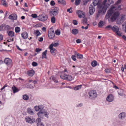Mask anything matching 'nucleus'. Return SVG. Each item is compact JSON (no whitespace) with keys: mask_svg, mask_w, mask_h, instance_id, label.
Wrapping results in <instances>:
<instances>
[{"mask_svg":"<svg viewBox=\"0 0 126 126\" xmlns=\"http://www.w3.org/2000/svg\"><path fill=\"white\" fill-rule=\"evenodd\" d=\"M48 18L47 16L45 15L40 16L38 18V20L41 21H44L47 20Z\"/></svg>","mask_w":126,"mask_h":126,"instance_id":"7","label":"nucleus"},{"mask_svg":"<svg viewBox=\"0 0 126 126\" xmlns=\"http://www.w3.org/2000/svg\"><path fill=\"white\" fill-rule=\"evenodd\" d=\"M107 2V0H104L102 4L99 5L98 6L99 13H101L102 14H104L106 12L108 7L105 4Z\"/></svg>","mask_w":126,"mask_h":126,"instance_id":"2","label":"nucleus"},{"mask_svg":"<svg viewBox=\"0 0 126 126\" xmlns=\"http://www.w3.org/2000/svg\"><path fill=\"white\" fill-rule=\"evenodd\" d=\"M121 9V5H117L115 7L113 6L107 11L105 18L106 19H108L111 16L110 18L111 21L113 22L115 21L119 15V12H115V10H120Z\"/></svg>","mask_w":126,"mask_h":126,"instance_id":"1","label":"nucleus"},{"mask_svg":"<svg viewBox=\"0 0 126 126\" xmlns=\"http://www.w3.org/2000/svg\"><path fill=\"white\" fill-rule=\"evenodd\" d=\"M60 78L64 79L67 80H71L72 79V77L71 75H66L65 74H63L60 76Z\"/></svg>","mask_w":126,"mask_h":126,"instance_id":"5","label":"nucleus"},{"mask_svg":"<svg viewBox=\"0 0 126 126\" xmlns=\"http://www.w3.org/2000/svg\"><path fill=\"white\" fill-rule=\"evenodd\" d=\"M105 71L106 73H109L110 72V70L109 69H106L105 70Z\"/></svg>","mask_w":126,"mask_h":126,"instance_id":"61","label":"nucleus"},{"mask_svg":"<svg viewBox=\"0 0 126 126\" xmlns=\"http://www.w3.org/2000/svg\"><path fill=\"white\" fill-rule=\"evenodd\" d=\"M58 3L60 4H63V5H65L66 3L64 0H57Z\"/></svg>","mask_w":126,"mask_h":126,"instance_id":"28","label":"nucleus"},{"mask_svg":"<svg viewBox=\"0 0 126 126\" xmlns=\"http://www.w3.org/2000/svg\"><path fill=\"white\" fill-rule=\"evenodd\" d=\"M99 13V11H98V13L96 14V17L97 18H98L100 16V13Z\"/></svg>","mask_w":126,"mask_h":126,"instance_id":"58","label":"nucleus"},{"mask_svg":"<svg viewBox=\"0 0 126 126\" xmlns=\"http://www.w3.org/2000/svg\"><path fill=\"white\" fill-rule=\"evenodd\" d=\"M123 29H124V28L125 29V31L126 32V21L124 23L122 24Z\"/></svg>","mask_w":126,"mask_h":126,"instance_id":"44","label":"nucleus"},{"mask_svg":"<svg viewBox=\"0 0 126 126\" xmlns=\"http://www.w3.org/2000/svg\"><path fill=\"white\" fill-rule=\"evenodd\" d=\"M125 116V113L123 112L121 113L119 115V117L121 119L124 118Z\"/></svg>","mask_w":126,"mask_h":126,"instance_id":"27","label":"nucleus"},{"mask_svg":"<svg viewBox=\"0 0 126 126\" xmlns=\"http://www.w3.org/2000/svg\"><path fill=\"white\" fill-rule=\"evenodd\" d=\"M55 3L54 2V1L53 0H52L51 1L50 4V5L52 6H54L55 5Z\"/></svg>","mask_w":126,"mask_h":126,"instance_id":"56","label":"nucleus"},{"mask_svg":"<svg viewBox=\"0 0 126 126\" xmlns=\"http://www.w3.org/2000/svg\"><path fill=\"white\" fill-rule=\"evenodd\" d=\"M73 23L74 25H77L78 24L77 21L75 20H74L73 21Z\"/></svg>","mask_w":126,"mask_h":126,"instance_id":"55","label":"nucleus"},{"mask_svg":"<svg viewBox=\"0 0 126 126\" xmlns=\"http://www.w3.org/2000/svg\"><path fill=\"white\" fill-rule=\"evenodd\" d=\"M51 22L54 23H55L56 21V18L54 17V16L52 17L51 18Z\"/></svg>","mask_w":126,"mask_h":126,"instance_id":"40","label":"nucleus"},{"mask_svg":"<svg viewBox=\"0 0 126 126\" xmlns=\"http://www.w3.org/2000/svg\"><path fill=\"white\" fill-rule=\"evenodd\" d=\"M77 43H79L81 42V40L79 39H78L76 41Z\"/></svg>","mask_w":126,"mask_h":126,"instance_id":"64","label":"nucleus"},{"mask_svg":"<svg viewBox=\"0 0 126 126\" xmlns=\"http://www.w3.org/2000/svg\"><path fill=\"white\" fill-rule=\"evenodd\" d=\"M3 27L5 28V30H8L9 29L10 26L8 25H6L4 24H2L0 26V30H1Z\"/></svg>","mask_w":126,"mask_h":126,"instance_id":"12","label":"nucleus"},{"mask_svg":"<svg viewBox=\"0 0 126 126\" xmlns=\"http://www.w3.org/2000/svg\"><path fill=\"white\" fill-rule=\"evenodd\" d=\"M27 112L30 115H32L34 114V112L32 109L31 108H28L27 110Z\"/></svg>","mask_w":126,"mask_h":126,"instance_id":"26","label":"nucleus"},{"mask_svg":"<svg viewBox=\"0 0 126 126\" xmlns=\"http://www.w3.org/2000/svg\"><path fill=\"white\" fill-rule=\"evenodd\" d=\"M87 19L86 18H84L82 21V22L84 25L87 24V25H89V24H87Z\"/></svg>","mask_w":126,"mask_h":126,"instance_id":"32","label":"nucleus"},{"mask_svg":"<svg viewBox=\"0 0 126 126\" xmlns=\"http://www.w3.org/2000/svg\"><path fill=\"white\" fill-rule=\"evenodd\" d=\"M12 89L14 93L17 92L19 91V90L15 86H13L12 87Z\"/></svg>","mask_w":126,"mask_h":126,"instance_id":"25","label":"nucleus"},{"mask_svg":"<svg viewBox=\"0 0 126 126\" xmlns=\"http://www.w3.org/2000/svg\"><path fill=\"white\" fill-rule=\"evenodd\" d=\"M50 79H51L53 81L56 82H58V81L55 78L54 76H52L50 78Z\"/></svg>","mask_w":126,"mask_h":126,"instance_id":"38","label":"nucleus"},{"mask_svg":"<svg viewBox=\"0 0 126 126\" xmlns=\"http://www.w3.org/2000/svg\"><path fill=\"white\" fill-rule=\"evenodd\" d=\"M34 34L37 36H38L41 34V33L38 30L35 31L34 32Z\"/></svg>","mask_w":126,"mask_h":126,"instance_id":"30","label":"nucleus"},{"mask_svg":"<svg viewBox=\"0 0 126 126\" xmlns=\"http://www.w3.org/2000/svg\"><path fill=\"white\" fill-rule=\"evenodd\" d=\"M81 87V85H79L76 86L74 88L75 90H77L80 89Z\"/></svg>","mask_w":126,"mask_h":126,"instance_id":"39","label":"nucleus"},{"mask_svg":"<svg viewBox=\"0 0 126 126\" xmlns=\"http://www.w3.org/2000/svg\"><path fill=\"white\" fill-rule=\"evenodd\" d=\"M93 3L94 6L100 3V0H93Z\"/></svg>","mask_w":126,"mask_h":126,"instance_id":"23","label":"nucleus"},{"mask_svg":"<svg viewBox=\"0 0 126 126\" xmlns=\"http://www.w3.org/2000/svg\"><path fill=\"white\" fill-rule=\"evenodd\" d=\"M108 2L107 3V4L109 6L110 5V4H113L114 1L112 0H108Z\"/></svg>","mask_w":126,"mask_h":126,"instance_id":"45","label":"nucleus"},{"mask_svg":"<svg viewBox=\"0 0 126 126\" xmlns=\"http://www.w3.org/2000/svg\"><path fill=\"white\" fill-rule=\"evenodd\" d=\"M97 62L95 61H93L91 63L92 66L93 67H95L97 65Z\"/></svg>","mask_w":126,"mask_h":126,"instance_id":"35","label":"nucleus"},{"mask_svg":"<svg viewBox=\"0 0 126 126\" xmlns=\"http://www.w3.org/2000/svg\"><path fill=\"white\" fill-rule=\"evenodd\" d=\"M49 48L50 50V52L53 55H55L56 54V49L53 47H49Z\"/></svg>","mask_w":126,"mask_h":126,"instance_id":"18","label":"nucleus"},{"mask_svg":"<svg viewBox=\"0 0 126 126\" xmlns=\"http://www.w3.org/2000/svg\"><path fill=\"white\" fill-rule=\"evenodd\" d=\"M59 9L57 7H55L54 9L51 10L49 12L50 15L51 16H55L58 14Z\"/></svg>","mask_w":126,"mask_h":126,"instance_id":"4","label":"nucleus"},{"mask_svg":"<svg viewBox=\"0 0 126 126\" xmlns=\"http://www.w3.org/2000/svg\"><path fill=\"white\" fill-rule=\"evenodd\" d=\"M125 15H122L121 16L120 18V19L121 21H122V22L124 20L125 18Z\"/></svg>","mask_w":126,"mask_h":126,"instance_id":"47","label":"nucleus"},{"mask_svg":"<svg viewBox=\"0 0 126 126\" xmlns=\"http://www.w3.org/2000/svg\"><path fill=\"white\" fill-rule=\"evenodd\" d=\"M77 14L78 15L79 17L84 18L85 17V13L82 11L79 10L77 11Z\"/></svg>","mask_w":126,"mask_h":126,"instance_id":"8","label":"nucleus"},{"mask_svg":"<svg viewBox=\"0 0 126 126\" xmlns=\"http://www.w3.org/2000/svg\"><path fill=\"white\" fill-rule=\"evenodd\" d=\"M103 25V21H101L98 23V26L99 27H102Z\"/></svg>","mask_w":126,"mask_h":126,"instance_id":"48","label":"nucleus"},{"mask_svg":"<svg viewBox=\"0 0 126 126\" xmlns=\"http://www.w3.org/2000/svg\"><path fill=\"white\" fill-rule=\"evenodd\" d=\"M32 16L33 18H36L37 17V16L36 14H33L32 15Z\"/></svg>","mask_w":126,"mask_h":126,"instance_id":"53","label":"nucleus"},{"mask_svg":"<svg viewBox=\"0 0 126 126\" xmlns=\"http://www.w3.org/2000/svg\"><path fill=\"white\" fill-rule=\"evenodd\" d=\"M44 109L39 110V112L37 113L38 116L41 118L42 117L44 116Z\"/></svg>","mask_w":126,"mask_h":126,"instance_id":"16","label":"nucleus"},{"mask_svg":"<svg viewBox=\"0 0 126 126\" xmlns=\"http://www.w3.org/2000/svg\"><path fill=\"white\" fill-rule=\"evenodd\" d=\"M34 71L33 70H32L28 71L27 74L29 76L32 77L34 75Z\"/></svg>","mask_w":126,"mask_h":126,"instance_id":"17","label":"nucleus"},{"mask_svg":"<svg viewBox=\"0 0 126 126\" xmlns=\"http://www.w3.org/2000/svg\"><path fill=\"white\" fill-rule=\"evenodd\" d=\"M8 35L11 36V37H12L14 36V32L12 31H10L9 32Z\"/></svg>","mask_w":126,"mask_h":126,"instance_id":"36","label":"nucleus"},{"mask_svg":"<svg viewBox=\"0 0 126 126\" xmlns=\"http://www.w3.org/2000/svg\"><path fill=\"white\" fill-rule=\"evenodd\" d=\"M37 126H44L43 123H37Z\"/></svg>","mask_w":126,"mask_h":126,"instance_id":"60","label":"nucleus"},{"mask_svg":"<svg viewBox=\"0 0 126 126\" xmlns=\"http://www.w3.org/2000/svg\"><path fill=\"white\" fill-rule=\"evenodd\" d=\"M3 39V36L2 34H0V42Z\"/></svg>","mask_w":126,"mask_h":126,"instance_id":"63","label":"nucleus"},{"mask_svg":"<svg viewBox=\"0 0 126 126\" xmlns=\"http://www.w3.org/2000/svg\"><path fill=\"white\" fill-rule=\"evenodd\" d=\"M95 11V8L92 5H90L89 7V11L91 15H92Z\"/></svg>","mask_w":126,"mask_h":126,"instance_id":"14","label":"nucleus"},{"mask_svg":"<svg viewBox=\"0 0 126 126\" xmlns=\"http://www.w3.org/2000/svg\"><path fill=\"white\" fill-rule=\"evenodd\" d=\"M75 54L76 55H77V57L78 59H81L83 58V56L82 54L76 52H75Z\"/></svg>","mask_w":126,"mask_h":126,"instance_id":"21","label":"nucleus"},{"mask_svg":"<svg viewBox=\"0 0 126 126\" xmlns=\"http://www.w3.org/2000/svg\"><path fill=\"white\" fill-rule=\"evenodd\" d=\"M29 96L27 94H24L23 96V98L25 100H27L29 99Z\"/></svg>","mask_w":126,"mask_h":126,"instance_id":"37","label":"nucleus"},{"mask_svg":"<svg viewBox=\"0 0 126 126\" xmlns=\"http://www.w3.org/2000/svg\"><path fill=\"white\" fill-rule=\"evenodd\" d=\"M116 33L117 35L119 36H122V33L119 31H118L116 32Z\"/></svg>","mask_w":126,"mask_h":126,"instance_id":"50","label":"nucleus"},{"mask_svg":"<svg viewBox=\"0 0 126 126\" xmlns=\"http://www.w3.org/2000/svg\"><path fill=\"white\" fill-rule=\"evenodd\" d=\"M42 49L39 48H37L35 49V51L37 52H39Z\"/></svg>","mask_w":126,"mask_h":126,"instance_id":"57","label":"nucleus"},{"mask_svg":"<svg viewBox=\"0 0 126 126\" xmlns=\"http://www.w3.org/2000/svg\"><path fill=\"white\" fill-rule=\"evenodd\" d=\"M121 0H118L115 3V5H118V4H120L121 3Z\"/></svg>","mask_w":126,"mask_h":126,"instance_id":"59","label":"nucleus"},{"mask_svg":"<svg viewBox=\"0 0 126 126\" xmlns=\"http://www.w3.org/2000/svg\"><path fill=\"white\" fill-rule=\"evenodd\" d=\"M112 30L115 32H116L117 31H119V28L116 25H114L112 27Z\"/></svg>","mask_w":126,"mask_h":126,"instance_id":"20","label":"nucleus"},{"mask_svg":"<svg viewBox=\"0 0 126 126\" xmlns=\"http://www.w3.org/2000/svg\"><path fill=\"white\" fill-rule=\"evenodd\" d=\"M1 4L3 5L4 6H6L7 4L6 0H2L1 2Z\"/></svg>","mask_w":126,"mask_h":126,"instance_id":"29","label":"nucleus"},{"mask_svg":"<svg viewBox=\"0 0 126 126\" xmlns=\"http://www.w3.org/2000/svg\"><path fill=\"white\" fill-rule=\"evenodd\" d=\"M71 58L74 61L76 60V56L75 55H73L72 56Z\"/></svg>","mask_w":126,"mask_h":126,"instance_id":"51","label":"nucleus"},{"mask_svg":"<svg viewBox=\"0 0 126 126\" xmlns=\"http://www.w3.org/2000/svg\"><path fill=\"white\" fill-rule=\"evenodd\" d=\"M37 63L35 62H33L32 63V65L33 66H35L37 65Z\"/></svg>","mask_w":126,"mask_h":126,"instance_id":"54","label":"nucleus"},{"mask_svg":"<svg viewBox=\"0 0 126 126\" xmlns=\"http://www.w3.org/2000/svg\"><path fill=\"white\" fill-rule=\"evenodd\" d=\"M109 102H112L114 100V97L112 94H109L107 97L106 99Z\"/></svg>","mask_w":126,"mask_h":126,"instance_id":"15","label":"nucleus"},{"mask_svg":"<svg viewBox=\"0 0 126 126\" xmlns=\"http://www.w3.org/2000/svg\"><path fill=\"white\" fill-rule=\"evenodd\" d=\"M34 108L36 111H38L39 110H40L43 109L44 107L42 105H40L39 106H36L34 107Z\"/></svg>","mask_w":126,"mask_h":126,"instance_id":"13","label":"nucleus"},{"mask_svg":"<svg viewBox=\"0 0 126 126\" xmlns=\"http://www.w3.org/2000/svg\"><path fill=\"white\" fill-rule=\"evenodd\" d=\"M47 50H46L45 51L43 52L42 54V59H43L45 58L47 59L46 54H47Z\"/></svg>","mask_w":126,"mask_h":126,"instance_id":"24","label":"nucleus"},{"mask_svg":"<svg viewBox=\"0 0 126 126\" xmlns=\"http://www.w3.org/2000/svg\"><path fill=\"white\" fill-rule=\"evenodd\" d=\"M81 0H76L75 1V4L77 5H78L80 2Z\"/></svg>","mask_w":126,"mask_h":126,"instance_id":"49","label":"nucleus"},{"mask_svg":"<svg viewBox=\"0 0 126 126\" xmlns=\"http://www.w3.org/2000/svg\"><path fill=\"white\" fill-rule=\"evenodd\" d=\"M48 35L50 39H52L55 36L54 31L52 29H50L48 32Z\"/></svg>","mask_w":126,"mask_h":126,"instance_id":"6","label":"nucleus"},{"mask_svg":"<svg viewBox=\"0 0 126 126\" xmlns=\"http://www.w3.org/2000/svg\"><path fill=\"white\" fill-rule=\"evenodd\" d=\"M20 30V29L19 27H16L15 28V32L16 33L19 32Z\"/></svg>","mask_w":126,"mask_h":126,"instance_id":"33","label":"nucleus"},{"mask_svg":"<svg viewBox=\"0 0 126 126\" xmlns=\"http://www.w3.org/2000/svg\"><path fill=\"white\" fill-rule=\"evenodd\" d=\"M25 120L27 122L30 124L33 123L35 122V120L31 119L28 116H27L25 118Z\"/></svg>","mask_w":126,"mask_h":126,"instance_id":"10","label":"nucleus"},{"mask_svg":"<svg viewBox=\"0 0 126 126\" xmlns=\"http://www.w3.org/2000/svg\"><path fill=\"white\" fill-rule=\"evenodd\" d=\"M36 122L37 123H43L41 122V119L40 118H37L36 120Z\"/></svg>","mask_w":126,"mask_h":126,"instance_id":"43","label":"nucleus"},{"mask_svg":"<svg viewBox=\"0 0 126 126\" xmlns=\"http://www.w3.org/2000/svg\"><path fill=\"white\" fill-rule=\"evenodd\" d=\"M8 18L14 21V20H17V15L15 14H12L10 15L9 16Z\"/></svg>","mask_w":126,"mask_h":126,"instance_id":"9","label":"nucleus"},{"mask_svg":"<svg viewBox=\"0 0 126 126\" xmlns=\"http://www.w3.org/2000/svg\"><path fill=\"white\" fill-rule=\"evenodd\" d=\"M79 32V30L76 29H74L72 30V33L74 35H76Z\"/></svg>","mask_w":126,"mask_h":126,"instance_id":"22","label":"nucleus"},{"mask_svg":"<svg viewBox=\"0 0 126 126\" xmlns=\"http://www.w3.org/2000/svg\"><path fill=\"white\" fill-rule=\"evenodd\" d=\"M89 98L92 99H94L97 96V94L95 90H92L88 92Z\"/></svg>","mask_w":126,"mask_h":126,"instance_id":"3","label":"nucleus"},{"mask_svg":"<svg viewBox=\"0 0 126 126\" xmlns=\"http://www.w3.org/2000/svg\"><path fill=\"white\" fill-rule=\"evenodd\" d=\"M123 91L122 89H120L118 91V94L120 96H123V95L124 94L123 93Z\"/></svg>","mask_w":126,"mask_h":126,"instance_id":"34","label":"nucleus"},{"mask_svg":"<svg viewBox=\"0 0 126 126\" xmlns=\"http://www.w3.org/2000/svg\"><path fill=\"white\" fill-rule=\"evenodd\" d=\"M59 45V44L57 43H52L51 45L49 46V47H53V46L54 47H56Z\"/></svg>","mask_w":126,"mask_h":126,"instance_id":"31","label":"nucleus"},{"mask_svg":"<svg viewBox=\"0 0 126 126\" xmlns=\"http://www.w3.org/2000/svg\"><path fill=\"white\" fill-rule=\"evenodd\" d=\"M55 34L56 35H59L61 33L60 31L58 30H56L55 31Z\"/></svg>","mask_w":126,"mask_h":126,"instance_id":"46","label":"nucleus"},{"mask_svg":"<svg viewBox=\"0 0 126 126\" xmlns=\"http://www.w3.org/2000/svg\"><path fill=\"white\" fill-rule=\"evenodd\" d=\"M12 62L11 60L8 58H5L4 61V63L7 65L11 64Z\"/></svg>","mask_w":126,"mask_h":126,"instance_id":"11","label":"nucleus"},{"mask_svg":"<svg viewBox=\"0 0 126 126\" xmlns=\"http://www.w3.org/2000/svg\"><path fill=\"white\" fill-rule=\"evenodd\" d=\"M22 37L23 39H26L28 38V33L26 32H24L21 34Z\"/></svg>","mask_w":126,"mask_h":126,"instance_id":"19","label":"nucleus"},{"mask_svg":"<svg viewBox=\"0 0 126 126\" xmlns=\"http://www.w3.org/2000/svg\"><path fill=\"white\" fill-rule=\"evenodd\" d=\"M112 27L110 25H108L105 27L106 29L108 30H110L112 29Z\"/></svg>","mask_w":126,"mask_h":126,"instance_id":"41","label":"nucleus"},{"mask_svg":"<svg viewBox=\"0 0 126 126\" xmlns=\"http://www.w3.org/2000/svg\"><path fill=\"white\" fill-rule=\"evenodd\" d=\"M9 14V13L8 11H6L5 14V16L6 17Z\"/></svg>","mask_w":126,"mask_h":126,"instance_id":"62","label":"nucleus"},{"mask_svg":"<svg viewBox=\"0 0 126 126\" xmlns=\"http://www.w3.org/2000/svg\"><path fill=\"white\" fill-rule=\"evenodd\" d=\"M49 114V113L46 111H45L44 110V115H45L46 117L48 118V115Z\"/></svg>","mask_w":126,"mask_h":126,"instance_id":"42","label":"nucleus"},{"mask_svg":"<svg viewBox=\"0 0 126 126\" xmlns=\"http://www.w3.org/2000/svg\"><path fill=\"white\" fill-rule=\"evenodd\" d=\"M72 8L70 7V8H68L67 9V12H69L70 13H72V12L73 11L72 10L70 11V10H72Z\"/></svg>","mask_w":126,"mask_h":126,"instance_id":"52","label":"nucleus"}]
</instances>
